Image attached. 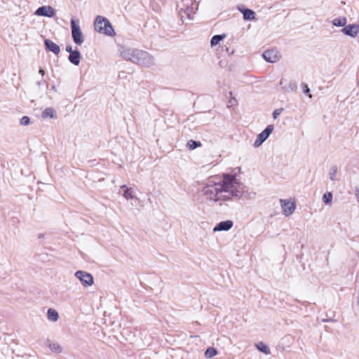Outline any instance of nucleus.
I'll use <instances>...</instances> for the list:
<instances>
[{
    "mask_svg": "<svg viewBox=\"0 0 359 359\" xmlns=\"http://www.w3.org/2000/svg\"><path fill=\"white\" fill-rule=\"evenodd\" d=\"M95 30L108 36H114L116 33L109 20L102 15H97L94 21Z\"/></svg>",
    "mask_w": 359,
    "mask_h": 359,
    "instance_id": "obj_3",
    "label": "nucleus"
},
{
    "mask_svg": "<svg viewBox=\"0 0 359 359\" xmlns=\"http://www.w3.org/2000/svg\"><path fill=\"white\" fill-rule=\"evenodd\" d=\"M71 29L74 42L79 46L81 45L84 41V37L79 22L74 19L71 20Z\"/></svg>",
    "mask_w": 359,
    "mask_h": 359,
    "instance_id": "obj_5",
    "label": "nucleus"
},
{
    "mask_svg": "<svg viewBox=\"0 0 359 359\" xmlns=\"http://www.w3.org/2000/svg\"><path fill=\"white\" fill-rule=\"evenodd\" d=\"M47 318L50 322H57L59 319L58 312L54 309H48L47 311Z\"/></svg>",
    "mask_w": 359,
    "mask_h": 359,
    "instance_id": "obj_15",
    "label": "nucleus"
},
{
    "mask_svg": "<svg viewBox=\"0 0 359 359\" xmlns=\"http://www.w3.org/2000/svg\"><path fill=\"white\" fill-rule=\"evenodd\" d=\"M121 57L133 63L147 67L154 64V57L149 53L133 48H126L121 53Z\"/></svg>",
    "mask_w": 359,
    "mask_h": 359,
    "instance_id": "obj_2",
    "label": "nucleus"
},
{
    "mask_svg": "<svg viewBox=\"0 0 359 359\" xmlns=\"http://www.w3.org/2000/svg\"><path fill=\"white\" fill-rule=\"evenodd\" d=\"M246 187L236 175L224 173L207 179L200 193L210 203L223 205L245 196Z\"/></svg>",
    "mask_w": 359,
    "mask_h": 359,
    "instance_id": "obj_1",
    "label": "nucleus"
},
{
    "mask_svg": "<svg viewBox=\"0 0 359 359\" xmlns=\"http://www.w3.org/2000/svg\"><path fill=\"white\" fill-rule=\"evenodd\" d=\"M279 203L282 212L285 217H289L294 212L296 203L294 198L280 199Z\"/></svg>",
    "mask_w": 359,
    "mask_h": 359,
    "instance_id": "obj_6",
    "label": "nucleus"
},
{
    "mask_svg": "<svg viewBox=\"0 0 359 359\" xmlns=\"http://www.w3.org/2000/svg\"><path fill=\"white\" fill-rule=\"evenodd\" d=\"M69 62L74 65H79L81 60V54L79 51L74 50V53H71L68 57Z\"/></svg>",
    "mask_w": 359,
    "mask_h": 359,
    "instance_id": "obj_16",
    "label": "nucleus"
},
{
    "mask_svg": "<svg viewBox=\"0 0 359 359\" xmlns=\"http://www.w3.org/2000/svg\"><path fill=\"white\" fill-rule=\"evenodd\" d=\"M309 92V88L306 87V89L305 90L304 93H307Z\"/></svg>",
    "mask_w": 359,
    "mask_h": 359,
    "instance_id": "obj_30",
    "label": "nucleus"
},
{
    "mask_svg": "<svg viewBox=\"0 0 359 359\" xmlns=\"http://www.w3.org/2000/svg\"><path fill=\"white\" fill-rule=\"evenodd\" d=\"M48 348L51 351L56 353H60L63 351L62 346L57 342H50L48 344Z\"/></svg>",
    "mask_w": 359,
    "mask_h": 359,
    "instance_id": "obj_17",
    "label": "nucleus"
},
{
    "mask_svg": "<svg viewBox=\"0 0 359 359\" xmlns=\"http://www.w3.org/2000/svg\"><path fill=\"white\" fill-rule=\"evenodd\" d=\"M226 37L225 34L215 35L212 37L210 41L211 46L218 45Z\"/></svg>",
    "mask_w": 359,
    "mask_h": 359,
    "instance_id": "obj_18",
    "label": "nucleus"
},
{
    "mask_svg": "<svg viewBox=\"0 0 359 359\" xmlns=\"http://www.w3.org/2000/svg\"><path fill=\"white\" fill-rule=\"evenodd\" d=\"M121 190L122 191L123 197L132 205L139 201L137 189L128 187L127 185H122L121 186Z\"/></svg>",
    "mask_w": 359,
    "mask_h": 359,
    "instance_id": "obj_4",
    "label": "nucleus"
},
{
    "mask_svg": "<svg viewBox=\"0 0 359 359\" xmlns=\"http://www.w3.org/2000/svg\"><path fill=\"white\" fill-rule=\"evenodd\" d=\"M39 73L40 74H41V76H44L45 74V71L43 69H40L39 71Z\"/></svg>",
    "mask_w": 359,
    "mask_h": 359,
    "instance_id": "obj_29",
    "label": "nucleus"
},
{
    "mask_svg": "<svg viewBox=\"0 0 359 359\" xmlns=\"http://www.w3.org/2000/svg\"><path fill=\"white\" fill-rule=\"evenodd\" d=\"M243 18L247 20H253L255 18V13L250 9H244L243 11Z\"/></svg>",
    "mask_w": 359,
    "mask_h": 359,
    "instance_id": "obj_21",
    "label": "nucleus"
},
{
    "mask_svg": "<svg viewBox=\"0 0 359 359\" xmlns=\"http://www.w3.org/2000/svg\"><path fill=\"white\" fill-rule=\"evenodd\" d=\"M332 198L333 196L331 192H326L323 196V201L327 205H331Z\"/></svg>",
    "mask_w": 359,
    "mask_h": 359,
    "instance_id": "obj_22",
    "label": "nucleus"
},
{
    "mask_svg": "<svg viewBox=\"0 0 359 359\" xmlns=\"http://www.w3.org/2000/svg\"><path fill=\"white\" fill-rule=\"evenodd\" d=\"M262 57L268 62H276L278 60V51L275 49L267 50L263 53Z\"/></svg>",
    "mask_w": 359,
    "mask_h": 359,
    "instance_id": "obj_11",
    "label": "nucleus"
},
{
    "mask_svg": "<svg viewBox=\"0 0 359 359\" xmlns=\"http://www.w3.org/2000/svg\"><path fill=\"white\" fill-rule=\"evenodd\" d=\"M66 51L69 53V54H71V53H74V50H72V48L71 46H67Z\"/></svg>",
    "mask_w": 359,
    "mask_h": 359,
    "instance_id": "obj_28",
    "label": "nucleus"
},
{
    "mask_svg": "<svg viewBox=\"0 0 359 359\" xmlns=\"http://www.w3.org/2000/svg\"><path fill=\"white\" fill-rule=\"evenodd\" d=\"M274 127L273 125H268L266 128L260 133L254 142L253 146L255 147H259L264 141H266L269 135L272 133Z\"/></svg>",
    "mask_w": 359,
    "mask_h": 359,
    "instance_id": "obj_8",
    "label": "nucleus"
},
{
    "mask_svg": "<svg viewBox=\"0 0 359 359\" xmlns=\"http://www.w3.org/2000/svg\"><path fill=\"white\" fill-rule=\"evenodd\" d=\"M341 32L347 36L355 37L359 33V25L356 24H351L346 25Z\"/></svg>",
    "mask_w": 359,
    "mask_h": 359,
    "instance_id": "obj_10",
    "label": "nucleus"
},
{
    "mask_svg": "<svg viewBox=\"0 0 359 359\" xmlns=\"http://www.w3.org/2000/svg\"><path fill=\"white\" fill-rule=\"evenodd\" d=\"M20 123L21 126H28L30 123V118L28 116H25L20 118Z\"/></svg>",
    "mask_w": 359,
    "mask_h": 359,
    "instance_id": "obj_25",
    "label": "nucleus"
},
{
    "mask_svg": "<svg viewBox=\"0 0 359 359\" xmlns=\"http://www.w3.org/2000/svg\"><path fill=\"white\" fill-rule=\"evenodd\" d=\"M44 43H45L46 49L53 52L55 55H57L60 53V48L59 46L57 45L53 41H52L49 39H46L44 41Z\"/></svg>",
    "mask_w": 359,
    "mask_h": 359,
    "instance_id": "obj_13",
    "label": "nucleus"
},
{
    "mask_svg": "<svg viewBox=\"0 0 359 359\" xmlns=\"http://www.w3.org/2000/svg\"><path fill=\"white\" fill-rule=\"evenodd\" d=\"M74 276L80 281L81 284L86 287H90L94 283V278L91 273L79 270L75 272Z\"/></svg>",
    "mask_w": 359,
    "mask_h": 359,
    "instance_id": "obj_7",
    "label": "nucleus"
},
{
    "mask_svg": "<svg viewBox=\"0 0 359 359\" xmlns=\"http://www.w3.org/2000/svg\"><path fill=\"white\" fill-rule=\"evenodd\" d=\"M217 354V351L215 348H212V347H210V348H207L205 352V356L207 358H211L215 356Z\"/></svg>",
    "mask_w": 359,
    "mask_h": 359,
    "instance_id": "obj_23",
    "label": "nucleus"
},
{
    "mask_svg": "<svg viewBox=\"0 0 359 359\" xmlns=\"http://www.w3.org/2000/svg\"><path fill=\"white\" fill-rule=\"evenodd\" d=\"M55 11L50 6H43L38 8L35 12L34 15L37 16H43L48 18H52L55 15Z\"/></svg>",
    "mask_w": 359,
    "mask_h": 359,
    "instance_id": "obj_9",
    "label": "nucleus"
},
{
    "mask_svg": "<svg viewBox=\"0 0 359 359\" xmlns=\"http://www.w3.org/2000/svg\"><path fill=\"white\" fill-rule=\"evenodd\" d=\"M256 347L257 348V349L266 354V355H269L270 354V349L268 347V346L266 344H265L264 342H259L256 344Z\"/></svg>",
    "mask_w": 359,
    "mask_h": 359,
    "instance_id": "obj_20",
    "label": "nucleus"
},
{
    "mask_svg": "<svg viewBox=\"0 0 359 359\" xmlns=\"http://www.w3.org/2000/svg\"><path fill=\"white\" fill-rule=\"evenodd\" d=\"M233 226V223L231 220H225L219 222L213 228V231H226L230 230Z\"/></svg>",
    "mask_w": 359,
    "mask_h": 359,
    "instance_id": "obj_12",
    "label": "nucleus"
},
{
    "mask_svg": "<svg viewBox=\"0 0 359 359\" xmlns=\"http://www.w3.org/2000/svg\"><path fill=\"white\" fill-rule=\"evenodd\" d=\"M337 169L336 167H332L331 168V170H330V179L331 180H334L335 179V175L337 173Z\"/></svg>",
    "mask_w": 359,
    "mask_h": 359,
    "instance_id": "obj_26",
    "label": "nucleus"
},
{
    "mask_svg": "<svg viewBox=\"0 0 359 359\" xmlns=\"http://www.w3.org/2000/svg\"><path fill=\"white\" fill-rule=\"evenodd\" d=\"M282 111H283V109H281V108L280 109H277L274 110L273 112V118L274 119H276L280 116V114H281Z\"/></svg>",
    "mask_w": 359,
    "mask_h": 359,
    "instance_id": "obj_27",
    "label": "nucleus"
},
{
    "mask_svg": "<svg viewBox=\"0 0 359 359\" xmlns=\"http://www.w3.org/2000/svg\"><path fill=\"white\" fill-rule=\"evenodd\" d=\"M41 117L43 119L56 118V111L53 107H47L42 111Z\"/></svg>",
    "mask_w": 359,
    "mask_h": 359,
    "instance_id": "obj_14",
    "label": "nucleus"
},
{
    "mask_svg": "<svg viewBox=\"0 0 359 359\" xmlns=\"http://www.w3.org/2000/svg\"><path fill=\"white\" fill-rule=\"evenodd\" d=\"M347 20L344 17L337 18L333 20L332 23L336 27H345Z\"/></svg>",
    "mask_w": 359,
    "mask_h": 359,
    "instance_id": "obj_19",
    "label": "nucleus"
},
{
    "mask_svg": "<svg viewBox=\"0 0 359 359\" xmlns=\"http://www.w3.org/2000/svg\"><path fill=\"white\" fill-rule=\"evenodd\" d=\"M201 145V142L194 140H189L187 142V147L189 149H194Z\"/></svg>",
    "mask_w": 359,
    "mask_h": 359,
    "instance_id": "obj_24",
    "label": "nucleus"
}]
</instances>
